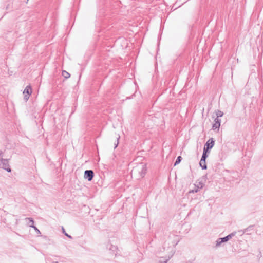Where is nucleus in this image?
Wrapping results in <instances>:
<instances>
[{
    "instance_id": "2",
    "label": "nucleus",
    "mask_w": 263,
    "mask_h": 263,
    "mask_svg": "<svg viewBox=\"0 0 263 263\" xmlns=\"http://www.w3.org/2000/svg\"><path fill=\"white\" fill-rule=\"evenodd\" d=\"M204 184L201 181H197L194 184V188L190 190L189 193H197L200 189H202Z\"/></svg>"
},
{
    "instance_id": "19",
    "label": "nucleus",
    "mask_w": 263,
    "mask_h": 263,
    "mask_svg": "<svg viewBox=\"0 0 263 263\" xmlns=\"http://www.w3.org/2000/svg\"><path fill=\"white\" fill-rule=\"evenodd\" d=\"M210 150H211V149L207 148V147L205 146H204V148H203V152L205 153L206 154H208L210 153Z\"/></svg>"
},
{
    "instance_id": "20",
    "label": "nucleus",
    "mask_w": 263,
    "mask_h": 263,
    "mask_svg": "<svg viewBox=\"0 0 263 263\" xmlns=\"http://www.w3.org/2000/svg\"><path fill=\"white\" fill-rule=\"evenodd\" d=\"M214 122L215 123H218V124H220L221 123V119H219V118L216 117V118L215 119Z\"/></svg>"
},
{
    "instance_id": "1",
    "label": "nucleus",
    "mask_w": 263,
    "mask_h": 263,
    "mask_svg": "<svg viewBox=\"0 0 263 263\" xmlns=\"http://www.w3.org/2000/svg\"><path fill=\"white\" fill-rule=\"evenodd\" d=\"M0 168L5 170L8 172H11V169L8 164V159L1 158L0 160Z\"/></svg>"
},
{
    "instance_id": "22",
    "label": "nucleus",
    "mask_w": 263,
    "mask_h": 263,
    "mask_svg": "<svg viewBox=\"0 0 263 263\" xmlns=\"http://www.w3.org/2000/svg\"><path fill=\"white\" fill-rule=\"evenodd\" d=\"M173 254H172L171 256H169L168 259H166L165 261H163V262H160L159 263H167V261L169 260V259L172 257V256H173Z\"/></svg>"
},
{
    "instance_id": "10",
    "label": "nucleus",
    "mask_w": 263,
    "mask_h": 263,
    "mask_svg": "<svg viewBox=\"0 0 263 263\" xmlns=\"http://www.w3.org/2000/svg\"><path fill=\"white\" fill-rule=\"evenodd\" d=\"M62 74L65 79H68L70 77V74L65 70L62 71Z\"/></svg>"
},
{
    "instance_id": "11",
    "label": "nucleus",
    "mask_w": 263,
    "mask_h": 263,
    "mask_svg": "<svg viewBox=\"0 0 263 263\" xmlns=\"http://www.w3.org/2000/svg\"><path fill=\"white\" fill-rule=\"evenodd\" d=\"M253 227H254V226H253V225L249 226L248 228H247L246 229L243 230V233H246L247 234H249V233H248V232L249 231L252 230L253 229Z\"/></svg>"
},
{
    "instance_id": "4",
    "label": "nucleus",
    "mask_w": 263,
    "mask_h": 263,
    "mask_svg": "<svg viewBox=\"0 0 263 263\" xmlns=\"http://www.w3.org/2000/svg\"><path fill=\"white\" fill-rule=\"evenodd\" d=\"M94 177V172L92 170H86L84 172V177L85 179H87L88 181H90L92 180Z\"/></svg>"
},
{
    "instance_id": "15",
    "label": "nucleus",
    "mask_w": 263,
    "mask_h": 263,
    "mask_svg": "<svg viewBox=\"0 0 263 263\" xmlns=\"http://www.w3.org/2000/svg\"><path fill=\"white\" fill-rule=\"evenodd\" d=\"M220 126V124H218V123H215V122L213 124L212 128L214 130V129H219Z\"/></svg>"
},
{
    "instance_id": "24",
    "label": "nucleus",
    "mask_w": 263,
    "mask_h": 263,
    "mask_svg": "<svg viewBox=\"0 0 263 263\" xmlns=\"http://www.w3.org/2000/svg\"><path fill=\"white\" fill-rule=\"evenodd\" d=\"M52 263H59L58 261H53Z\"/></svg>"
},
{
    "instance_id": "9",
    "label": "nucleus",
    "mask_w": 263,
    "mask_h": 263,
    "mask_svg": "<svg viewBox=\"0 0 263 263\" xmlns=\"http://www.w3.org/2000/svg\"><path fill=\"white\" fill-rule=\"evenodd\" d=\"M199 165L203 170H206L207 168L206 161L205 160L201 159L199 162Z\"/></svg>"
},
{
    "instance_id": "18",
    "label": "nucleus",
    "mask_w": 263,
    "mask_h": 263,
    "mask_svg": "<svg viewBox=\"0 0 263 263\" xmlns=\"http://www.w3.org/2000/svg\"><path fill=\"white\" fill-rule=\"evenodd\" d=\"M210 150H211V149L207 148V147L205 146H204V148H203V152L205 153L206 154H208L210 153Z\"/></svg>"
},
{
    "instance_id": "12",
    "label": "nucleus",
    "mask_w": 263,
    "mask_h": 263,
    "mask_svg": "<svg viewBox=\"0 0 263 263\" xmlns=\"http://www.w3.org/2000/svg\"><path fill=\"white\" fill-rule=\"evenodd\" d=\"M221 238H219L216 241L215 247L216 248L219 247L222 243H223V241H221Z\"/></svg>"
},
{
    "instance_id": "23",
    "label": "nucleus",
    "mask_w": 263,
    "mask_h": 263,
    "mask_svg": "<svg viewBox=\"0 0 263 263\" xmlns=\"http://www.w3.org/2000/svg\"><path fill=\"white\" fill-rule=\"evenodd\" d=\"M29 222L28 223V226H29V224H31V222H30L29 220H28Z\"/></svg>"
},
{
    "instance_id": "21",
    "label": "nucleus",
    "mask_w": 263,
    "mask_h": 263,
    "mask_svg": "<svg viewBox=\"0 0 263 263\" xmlns=\"http://www.w3.org/2000/svg\"><path fill=\"white\" fill-rule=\"evenodd\" d=\"M120 138V137H118L117 138V142L116 143H115L114 145H115V147H114V148H116L118 145V144H119V139Z\"/></svg>"
},
{
    "instance_id": "8",
    "label": "nucleus",
    "mask_w": 263,
    "mask_h": 263,
    "mask_svg": "<svg viewBox=\"0 0 263 263\" xmlns=\"http://www.w3.org/2000/svg\"><path fill=\"white\" fill-rule=\"evenodd\" d=\"M236 232H233L231 234H229L228 235H227V236L222 237L221 241H223V242H227L228 240L231 239L232 237L236 235Z\"/></svg>"
},
{
    "instance_id": "6",
    "label": "nucleus",
    "mask_w": 263,
    "mask_h": 263,
    "mask_svg": "<svg viewBox=\"0 0 263 263\" xmlns=\"http://www.w3.org/2000/svg\"><path fill=\"white\" fill-rule=\"evenodd\" d=\"M25 219L29 220L30 222H31V224H29V227L33 228L37 234L40 235L41 234L40 230L35 226H34V220L32 218H26Z\"/></svg>"
},
{
    "instance_id": "17",
    "label": "nucleus",
    "mask_w": 263,
    "mask_h": 263,
    "mask_svg": "<svg viewBox=\"0 0 263 263\" xmlns=\"http://www.w3.org/2000/svg\"><path fill=\"white\" fill-rule=\"evenodd\" d=\"M208 157V154H206L205 153L203 152L201 159L206 160V159Z\"/></svg>"
},
{
    "instance_id": "16",
    "label": "nucleus",
    "mask_w": 263,
    "mask_h": 263,
    "mask_svg": "<svg viewBox=\"0 0 263 263\" xmlns=\"http://www.w3.org/2000/svg\"><path fill=\"white\" fill-rule=\"evenodd\" d=\"M62 231H63V233L64 234V235H65V236H66L67 237H68L69 238H70V239H72V236H71V235H68V234L66 232H65V229H64V228H63V227L62 228Z\"/></svg>"
},
{
    "instance_id": "7",
    "label": "nucleus",
    "mask_w": 263,
    "mask_h": 263,
    "mask_svg": "<svg viewBox=\"0 0 263 263\" xmlns=\"http://www.w3.org/2000/svg\"><path fill=\"white\" fill-rule=\"evenodd\" d=\"M139 170V172L140 173V175L141 177H143L146 173V165L145 164H142L141 167L139 168H138Z\"/></svg>"
},
{
    "instance_id": "13",
    "label": "nucleus",
    "mask_w": 263,
    "mask_h": 263,
    "mask_svg": "<svg viewBox=\"0 0 263 263\" xmlns=\"http://www.w3.org/2000/svg\"><path fill=\"white\" fill-rule=\"evenodd\" d=\"M216 115L217 116V118L221 117L223 115V112L221 110H217L216 111Z\"/></svg>"
},
{
    "instance_id": "5",
    "label": "nucleus",
    "mask_w": 263,
    "mask_h": 263,
    "mask_svg": "<svg viewBox=\"0 0 263 263\" xmlns=\"http://www.w3.org/2000/svg\"><path fill=\"white\" fill-rule=\"evenodd\" d=\"M215 144V141L213 138H210L205 143L204 146H205L207 148L212 149L214 146Z\"/></svg>"
},
{
    "instance_id": "14",
    "label": "nucleus",
    "mask_w": 263,
    "mask_h": 263,
    "mask_svg": "<svg viewBox=\"0 0 263 263\" xmlns=\"http://www.w3.org/2000/svg\"><path fill=\"white\" fill-rule=\"evenodd\" d=\"M181 160H182V157L181 156L177 157V158L174 163V166L179 164L180 162H181Z\"/></svg>"
},
{
    "instance_id": "3",
    "label": "nucleus",
    "mask_w": 263,
    "mask_h": 263,
    "mask_svg": "<svg viewBox=\"0 0 263 263\" xmlns=\"http://www.w3.org/2000/svg\"><path fill=\"white\" fill-rule=\"evenodd\" d=\"M31 87L30 85L27 86L23 91V94L24 95V99L26 102H27L28 100L29 96L31 94Z\"/></svg>"
}]
</instances>
